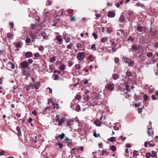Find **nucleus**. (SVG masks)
I'll return each instance as SVG.
<instances>
[{
  "label": "nucleus",
  "mask_w": 158,
  "mask_h": 158,
  "mask_svg": "<svg viewBox=\"0 0 158 158\" xmlns=\"http://www.w3.org/2000/svg\"><path fill=\"white\" fill-rule=\"evenodd\" d=\"M123 61L128 64V67H133L134 64L135 60L132 59V57L130 58L124 57L123 58Z\"/></svg>",
  "instance_id": "f257e3e1"
},
{
  "label": "nucleus",
  "mask_w": 158,
  "mask_h": 158,
  "mask_svg": "<svg viewBox=\"0 0 158 158\" xmlns=\"http://www.w3.org/2000/svg\"><path fill=\"white\" fill-rule=\"evenodd\" d=\"M52 22L54 23L52 25L53 26H56V25L58 23L59 21V17L58 15H56L55 16L53 15V17L52 18Z\"/></svg>",
  "instance_id": "f03ea898"
},
{
  "label": "nucleus",
  "mask_w": 158,
  "mask_h": 158,
  "mask_svg": "<svg viewBox=\"0 0 158 158\" xmlns=\"http://www.w3.org/2000/svg\"><path fill=\"white\" fill-rule=\"evenodd\" d=\"M85 54L83 52H79L77 56V58L80 61H82L85 57Z\"/></svg>",
  "instance_id": "7ed1b4c3"
},
{
  "label": "nucleus",
  "mask_w": 158,
  "mask_h": 158,
  "mask_svg": "<svg viewBox=\"0 0 158 158\" xmlns=\"http://www.w3.org/2000/svg\"><path fill=\"white\" fill-rule=\"evenodd\" d=\"M37 31L35 33H33L32 32H29V34L31 40V42H34L35 41V39L37 38Z\"/></svg>",
  "instance_id": "20e7f679"
},
{
  "label": "nucleus",
  "mask_w": 158,
  "mask_h": 158,
  "mask_svg": "<svg viewBox=\"0 0 158 158\" xmlns=\"http://www.w3.org/2000/svg\"><path fill=\"white\" fill-rule=\"evenodd\" d=\"M44 18L45 20H48L50 17L51 14L48 11L45 10L44 14Z\"/></svg>",
  "instance_id": "39448f33"
},
{
  "label": "nucleus",
  "mask_w": 158,
  "mask_h": 158,
  "mask_svg": "<svg viewBox=\"0 0 158 158\" xmlns=\"http://www.w3.org/2000/svg\"><path fill=\"white\" fill-rule=\"evenodd\" d=\"M149 34L152 36L156 37L157 35V33L156 29L151 28L149 31Z\"/></svg>",
  "instance_id": "423d86ee"
},
{
  "label": "nucleus",
  "mask_w": 158,
  "mask_h": 158,
  "mask_svg": "<svg viewBox=\"0 0 158 158\" xmlns=\"http://www.w3.org/2000/svg\"><path fill=\"white\" fill-rule=\"evenodd\" d=\"M106 88L109 91H112L114 89V85L113 84H109L107 85L106 86Z\"/></svg>",
  "instance_id": "0eeeda50"
},
{
  "label": "nucleus",
  "mask_w": 158,
  "mask_h": 158,
  "mask_svg": "<svg viewBox=\"0 0 158 158\" xmlns=\"http://www.w3.org/2000/svg\"><path fill=\"white\" fill-rule=\"evenodd\" d=\"M20 65L23 69L27 68L29 66V64L26 61H24L20 63Z\"/></svg>",
  "instance_id": "6e6552de"
},
{
  "label": "nucleus",
  "mask_w": 158,
  "mask_h": 158,
  "mask_svg": "<svg viewBox=\"0 0 158 158\" xmlns=\"http://www.w3.org/2000/svg\"><path fill=\"white\" fill-rule=\"evenodd\" d=\"M41 34L44 40H48L49 39L48 35L45 32L42 31L41 32Z\"/></svg>",
  "instance_id": "1a4fd4ad"
},
{
  "label": "nucleus",
  "mask_w": 158,
  "mask_h": 158,
  "mask_svg": "<svg viewBox=\"0 0 158 158\" xmlns=\"http://www.w3.org/2000/svg\"><path fill=\"white\" fill-rule=\"evenodd\" d=\"M56 40H57L59 43L62 42L63 41V40L61 35H59L56 36L54 40L55 41Z\"/></svg>",
  "instance_id": "9d476101"
},
{
  "label": "nucleus",
  "mask_w": 158,
  "mask_h": 158,
  "mask_svg": "<svg viewBox=\"0 0 158 158\" xmlns=\"http://www.w3.org/2000/svg\"><path fill=\"white\" fill-rule=\"evenodd\" d=\"M115 14L113 11H110L108 13L107 16L110 18H113L115 16Z\"/></svg>",
  "instance_id": "9b49d317"
},
{
  "label": "nucleus",
  "mask_w": 158,
  "mask_h": 158,
  "mask_svg": "<svg viewBox=\"0 0 158 158\" xmlns=\"http://www.w3.org/2000/svg\"><path fill=\"white\" fill-rule=\"evenodd\" d=\"M65 136V134L62 133L61 134H59L57 136H56L55 138L58 139H63Z\"/></svg>",
  "instance_id": "f8f14e48"
},
{
  "label": "nucleus",
  "mask_w": 158,
  "mask_h": 158,
  "mask_svg": "<svg viewBox=\"0 0 158 158\" xmlns=\"http://www.w3.org/2000/svg\"><path fill=\"white\" fill-rule=\"evenodd\" d=\"M31 13L32 14H34V15L33 16H32L29 15V17H32V18L35 17V15H38V13L34 9H33L32 11H31Z\"/></svg>",
  "instance_id": "ddd939ff"
},
{
  "label": "nucleus",
  "mask_w": 158,
  "mask_h": 158,
  "mask_svg": "<svg viewBox=\"0 0 158 158\" xmlns=\"http://www.w3.org/2000/svg\"><path fill=\"white\" fill-rule=\"evenodd\" d=\"M25 56L26 58H29L32 56V53L31 52H27L25 53Z\"/></svg>",
  "instance_id": "4468645a"
},
{
  "label": "nucleus",
  "mask_w": 158,
  "mask_h": 158,
  "mask_svg": "<svg viewBox=\"0 0 158 158\" xmlns=\"http://www.w3.org/2000/svg\"><path fill=\"white\" fill-rule=\"evenodd\" d=\"M50 110V108L49 107H47L44 110L43 114L46 115V114L49 113Z\"/></svg>",
  "instance_id": "2eb2a0df"
},
{
  "label": "nucleus",
  "mask_w": 158,
  "mask_h": 158,
  "mask_svg": "<svg viewBox=\"0 0 158 158\" xmlns=\"http://www.w3.org/2000/svg\"><path fill=\"white\" fill-rule=\"evenodd\" d=\"M131 49L133 50L139 51L140 49H142V47H138L135 45H133L132 46Z\"/></svg>",
  "instance_id": "dca6fc26"
},
{
  "label": "nucleus",
  "mask_w": 158,
  "mask_h": 158,
  "mask_svg": "<svg viewBox=\"0 0 158 158\" xmlns=\"http://www.w3.org/2000/svg\"><path fill=\"white\" fill-rule=\"evenodd\" d=\"M64 39L65 40V42L66 43H69L70 40V38L69 36H64Z\"/></svg>",
  "instance_id": "f3484780"
},
{
  "label": "nucleus",
  "mask_w": 158,
  "mask_h": 158,
  "mask_svg": "<svg viewBox=\"0 0 158 158\" xmlns=\"http://www.w3.org/2000/svg\"><path fill=\"white\" fill-rule=\"evenodd\" d=\"M94 123L96 126L98 127L101 126L102 125L101 122L98 120H95L94 122Z\"/></svg>",
  "instance_id": "a211bd4d"
},
{
  "label": "nucleus",
  "mask_w": 158,
  "mask_h": 158,
  "mask_svg": "<svg viewBox=\"0 0 158 158\" xmlns=\"http://www.w3.org/2000/svg\"><path fill=\"white\" fill-rule=\"evenodd\" d=\"M88 59L90 61H93L95 60V58L93 55H90L88 56Z\"/></svg>",
  "instance_id": "6ab92c4d"
},
{
  "label": "nucleus",
  "mask_w": 158,
  "mask_h": 158,
  "mask_svg": "<svg viewBox=\"0 0 158 158\" xmlns=\"http://www.w3.org/2000/svg\"><path fill=\"white\" fill-rule=\"evenodd\" d=\"M125 20V16L123 15H121L119 19V21L121 23H122Z\"/></svg>",
  "instance_id": "aec40b11"
},
{
  "label": "nucleus",
  "mask_w": 158,
  "mask_h": 158,
  "mask_svg": "<svg viewBox=\"0 0 158 158\" xmlns=\"http://www.w3.org/2000/svg\"><path fill=\"white\" fill-rule=\"evenodd\" d=\"M16 130L18 131V133L19 135H21V128L20 127L18 126L16 128Z\"/></svg>",
  "instance_id": "412c9836"
},
{
  "label": "nucleus",
  "mask_w": 158,
  "mask_h": 158,
  "mask_svg": "<svg viewBox=\"0 0 158 158\" xmlns=\"http://www.w3.org/2000/svg\"><path fill=\"white\" fill-rule=\"evenodd\" d=\"M15 47L17 48H21L22 46V44L20 42H15Z\"/></svg>",
  "instance_id": "4be33fe9"
},
{
  "label": "nucleus",
  "mask_w": 158,
  "mask_h": 158,
  "mask_svg": "<svg viewBox=\"0 0 158 158\" xmlns=\"http://www.w3.org/2000/svg\"><path fill=\"white\" fill-rule=\"evenodd\" d=\"M108 38L106 37H104L101 40V41L102 43H105L107 42Z\"/></svg>",
  "instance_id": "5701e85b"
},
{
  "label": "nucleus",
  "mask_w": 158,
  "mask_h": 158,
  "mask_svg": "<svg viewBox=\"0 0 158 158\" xmlns=\"http://www.w3.org/2000/svg\"><path fill=\"white\" fill-rule=\"evenodd\" d=\"M151 152L152 153V154H151V156L153 158L156 157V153L157 152L152 151Z\"/></svg>",
  "instance_id": "b1692460"
},
{
  "label": "nucleus",
  "mask_w": 158,
  "mask_h": 158,
  "mask_svg": "<svg viewBox=\"0 0 158 158\" xmlns=\"http://www.w3.org/2000/svg\"><path fill=\"white\" fill-rule=\"evenodd\" d=\"M55 68V66L53 65H51L49 66V73H52L53 70Z\"/></svg>",
  "instance_id": "393cba45"
},
{
  "label": "nucleus",
  "mask_w": 158,
  "mask_h": 158,
  "mask_svg": "<svg viewBox=\"0 0 158 158\" xmlns=\"http://www.w3.org/2000/svg\"><path fill=\"white\" fill-rule=\"evenodd\" d=\"M7 37L10 39H12L14 36V34L12 33H9L7 34Z\"/></svg>",
  "instance_id": "a878e982"
},
{
  "label": "nucleus",
  "mask_w": 158,
  "mask_h": 158,
  "mask_svg": "<svg viewBox=\"0 0 158 158\" xmlns=\"http://www.w3.org/2000/svg\"><path fill=\"white\" fill-rule=\"evenodd\" d=\"M37 28V25L36 24H33L31 25V28L33 30H36Z\"/></svg>",
  "instance_id": "bb28decb"
},
{
  "label": "nucleus",
  "mask_w": 158,
  "mask_h": 158,
  "mask_svg": "<svg viewBox=\"0 0 158 158\" xmlns=\"http://www.w3.org/2000/svg\"><path fill=\"white\" fill-rule=\"evenodd\" d=\"M56 144L59 146V147L60 149H62L64 147L63 144L60 142L56 143Z\"/></svg>",
  "instance_id": "cd10ccee"
},
{
  "label": "nucleus",
  "mask_w": 158,
  "mask_h": 158,
  "mask_svg": "<svg viewBox=\"0 0 158 158\" xmlns=\"http://www.w3.org/2000/svg\"><path fill=\"white\" fill-rule=\"evenodd\" d=\"M136 6H139L142 7H143L145 5L144 4L141 3L140 2H138L136 3Z\"/></svg>",
  "instance_id": "c85d7f7f"
},
{
  "label": "nucleus",
  "mask_w": 158,
  "mask_h": 158,
  "mask_svg": "<svg viewBox=\"0 0 158 158\" xmlns=\"http://www.w3.org/2000/svg\"><path fill=\"white\" fill-rule=\"evenodd\" d=\"M138 155L137 151L136 150H135L133 152V156L134 157L136 158L137 157V156Z\"/></svg>",
  "instance_id": "c756f323"
},
{
  "label": "nucleus",
  "mask_w": 158,
  "mask_h": 158,
  "mask_svg": "<svg viewBox=\"0 0 158 158\" xmlns=\"http://www.w3.org/2000/svg\"><path fill=\"white\" fill-rule=\"evenodd\" d=\"M73 121L72 120H69L67 122V125L68 126H70L73 125Z\"/></svg>",
  "instance_id": "7c9ffc66"
},
{
  "label": "nucleus",
  "mask_w": 158,
  "mask_h": 158,
  "mask_svg": "<svg viewBox=\"0 0 158 158\" xmlns=\"http://www.w3.org/2000/svg\"><path fill=\"white\" fill-rule=\"evenodd\" d=\"M110 149L113 151L115 152L116 151V148L115 146L113 145L111 147Z\"/></svg>",
  "instance_id": "2f4dec72"
},
{
  "label": "nucleus",
  "mask_w": 158,
  "mask_h": 158,
  "mask_svg": "<svg viewBox=\"0 0 158 158\" xmlns=\"http://www.w3.org/2000/svg\"><path fill=\"white\" fill-rule=\"evenodd\" d=\"M8 64H11V68L12 69H14L15 68V65L14 63L11 62H9Z\"/></svg>",
  "instance_id": "473e14b6"
},
{
  "label": "nucleus",
  "mask_w": 158,
  "mask_h": 158,
  "mask_svg": "<svg viewBox=\"0 0 158 158\" xmlns=\"http://www.w3.org/2000/svg\"><path fill=\"white\" fill-rule=\"evenodd\" d=\"M137 30L139 32H141L142 31V27L141 26L138 27L137 28Z\"/></svg>",
  "instance_id": "72a5a7b5"
},
{
  "label": "nucleus",
  "mask_w": 158,
  "mask_h": 158,
  "mask_svg": "<svg viewBox=\"0 0 158 158\" xmlns=\"http://www.w3.org/2000/svg\"><path fill=\"white\" fill-rule=\"evenodd\" d=\"M119 77V75L117 74H114L113 76V78L114 80H116Z\"/></svg>",
  "instance_id": "f704fd0d"
},
{
  "label": "nucleus",
  "mask_w": 158,
  "mask_h": 158,
  "mask_svg": "<svg viewBox=\"0 0 158 158\" xmlns=\"http://www.w3.org/2000/svg\"><path fill=\"white\" fill-rule=\"evenodd\" d=\"M56 60V56H54L53 57L51 58L50 59V62L52 63L54 62Z\"/></svg>",
  "instance_id": "c9c22d12"
},
{
  "label": "nucleus",
  "mask_w": 158,
  "mask_h": 158,
  "mask_svg": "<svg viewBox=\"0 0 158 158\" xmlns=\"http://www.w3.org/2000/svg\"><path fill=\"white\" fill-rule=\"evenodd\" d=\"M96 104H97L96 102L95 101H92V102H91L90 103V106H94L95 105H96Z\"/></svg>",
  "instance_id": "e433bc0d"
},
{
  "label": "nucleus",
  "mask_w": 158,
  "mask_h": 158,
  "mask_svg": "<svg viewBox=\"0 0 158 158\" xmlns=\"http://www.w3.org/2000/svg\"><path fill=\"white\" fill-rule=\"evenodd\" d=\"M151 156V154L150 153L148 152L146 154L145 157L146 158H149Z\"/></svg>",
  "instance_id": "4c0bfd02"
},
{
  "label": "nucleus",
  "mask_w": 158,
  "mask_h": 158,
  "mask_svg": "<svg viewBox=\"0 0 158 158\" xmlns=\"http://www.w3.org/2000/svg\"><path fill=\"white\" fill-rule=\"evenodd\" d=\"M126 90L128 92H130V89H129V86L128 85H126L125 86Z\"/></svg>",
  "instance_id": "58836bf2"
},
{
  "label": "nucleus",
  "mask_w": 158,
  "mask_h": 158,
  "mask_svg": "<svg viewBox=\"0 0 158 158\" xmlns=\"http://www.w3.org/2000/svg\"><path fill=\"white\" fill-rule=\"evenodd\" d=\"M91 49L93 50L94 51L96 50V48H95V44H93L91 46Z\"/></svg>",
  "instance_id": "ea45409f"
},
{
  "label": "nucleus",
  "mask_w": 158,
  "mask_h": 158,
  "mask_svg": "<svg viewBox=\"0 0 158 158\" xmlns=\"http://www.w3.org/2000/svg\"><path fill=\"white\" fill-rule=\"evenodd\" d=\"M53 76L55 77L54 80H57L59 79V77L58 75L54 74Z\"/></svg>",
  "instance_id": "a19ab883"
},
{
  "label": "nucleus",
  "mask_w": 158,
  "mask_h": 158,
  "mask_svg": "<svg viewBox=\"0 0 158 158\" xmlns=\"http://www.w3.org/2000/svg\"><path fill=\"white\" fill-rule=\"evenodd\" d=\"M59 69L61 70H63L65 69V66L64 65L62 64L61 65L60 68Z\"/></svg>",
  "instance_id": "79ce46f5"
},
{
  "label": "nucleus",
  "mask_w": 158,
  "mask_h": 158,
  "mask_svg": "<svg viewBox=\"0 0 158 158\" xmlns=\"http://www.w3.org/2000/svg\"><path fill=\"white\" fill-rule=\"evenodd\" d=\"M34 57L36 58H39L40 57V54L38 52L35 53L34 54Z\"/></svg>",
  "instance_id": "37998d69"
},
{
  "label": "nucleus",
  "mask_w": 158,
  "mask_h": 158,
  "mask_svg": "<svg viewBox=\"0 0 158 158\" xmlns=\"http://www.w3.org/2000/svg\"><path fill=\"white\" fill-rule=\"evenodd\" d=\"M63 122H64V120L63 119H60L59 121L58 125L59 126H61L63 123Z\"/></svg>",
  "instance_id": "c03bdc74"
},
{
  "label": "nucleus",
  "mask_w": 158,
  "mask_h": 158,
  "mask_svg": "<svg viewBox=\"0 0 158 158\" xmlns=\"http://www.w3.org/2000/svg\"><path fill=\"white\" fill-rule=\"evenodd\" d=\"M126 74L127 76L130 77L131 76L132 73L131 72L127 71L126 73Z\"/></svg>",
  "instance_id": "a18cd8bd"
},
{
  "label": "nucleus",
  "mask_w": 158,
  "mask_h": 158,
  "mask_svg": "<svg viewBox=\"0 0 158 158\" xmlns=\"http://www.w3.org/2000/svg\"><path fill=\"white\" fill-rule=\"evenodd\" d=\"M141 103L140 102H139L138 103H136L135 104V106L136 107H137L140 106Z\"/></svg>",
  "instance_id": "49530a36"
},
{
  "label": "nucleus",
  "mask_w": 158,
  "mask_h": 158,
  "mask_svg": "<svg viewBox=\"0 0 158 158\" xmlns=\"http://www.w3.org/2000/svg\"><path fill=\"white\" fill-rule=\"evenodd\" d=\"M83 149L84 148L83 147H81L80 148H78V151H81V152H82L83 151Z\"/></svg>",
  "instance_id": "de8ad7c7"
},
{
  "label": "nucleus",
  "mask_w": 158,
  "mask_h": 158,
  "mask_svg": "<svg viewBox=\"0 0 158 158\" xmlns=\"http://www.w3.org/2000/svg\"><path fill=\"white\" fill-rule=\"evenodd\" d=\"M76 98L78 100H79L81 98V96L80 95H77L75 96Z\"/></svg>",
  "instance_id": "09e8293b"
},
{
  "label": "nucleus",
  "mask_w": 158,
  "mask_h": 158,
  "mask_svg": "<svg viewBox=\"0 0 158 158\" xmlns=\"http://www.w3.org/2000/svg\"><path fill=\"white\" fill-rule=\"evenodd\" d=\"M81 109V108L80 106L79 105L77 106L76 109V110L79 112L80 111Z\"/></svg>",
  "instance_id": "8fccbe9b"
},
{
  "label": "nucleus",
  "mask_w": 158,
  "mask_h": 158,
  "mask_svg": "<svg viewBox=\"0 0 158 158\" xmlns=\"http://www.w3.org/2000/svg\"><path fill=\"white\" fill-rule=\"evenodd\" d=\"M123 2L122 1H121L119 2V3H117L116 4L117 7H119L120 6V5H122L123 4Z\"/></svg>",
  "instance_id": "3c124183"
},
{
  "label": "nucleus",
  "mask_w": 158,
  "mask_h": 158,
  "mask_svg": "<svg viewBox=\"0 0 158 158\" xmlns=\"http://www.w3.org/2000/svg\"><path fill=\"white\" fill-rule=\"evenodd\" d=\"M143 97L144 98L145 101H146L148 99V97L147 96V95L146 94H145L143 96Z\"/></svg>",
  "instance_id": "603ef678"
},
{
  "label": "nucleus",
  "mask_w": 158,
  "mask_h": 158,
  "mask_svg": "<svg viewBox=\"0 0 158 158\" xmlns=\"http://www.w3.org/2000/svg\"><path fill=\"white\" fill-rule=\"evenodd\" d=\"M115 138L114 137H111L109 141L110 142H113L115 141Z\"/></svg>",
  "instance_id": "864d4df0"
},
{
  "label": "nucleus",
  "mask_w": 158,
  "mask_h": 158,
  "mask_svg": "<svg viewBox=\"0 0 158 158\" xmlns=\"http://www.w3.org/2000/svg\"><path fill=\"white\" fill-rule=\"evenodd\" d=\"M39 50L40 51H43L44 50V48L43 46H40L39 47Z\"/></svg>",
  "instance_id": "5fc2aeb1"
},
{
  "label": "nucleus",
  "mask_w": 158,
  "mask_h": 158,
  "mask_svg": "<svg viewBox=\"0 0 158 158\" xmlns=\"http://www.w3.org/2000/svg\"><path fill=\"white\" fill-rule=\"evenodd\" d=\"M128 40H130L131 42H132L134 41V39L133 38H132L131 36H130L128 38Z\"/></svg>",
  "instance_id": "6e6d98bb"
},
{
  "label": "nucleus",
  "mask_w": 158,
  "mask_h": 158,
  "mask_svg": "<svg viewBox=\"0 0 158 158\" xmlns=\"http://www.w3.org/2000/svg\"><path fill=\"white\" fill-rule=\"evenodd\" d=\"M93 35L94 36V38L95 39H96L98 38V35H97V34H96L94 32L93 34Z\"/></svg>",
  "instance_id": "4d7b16f0"
},
{
  "label": "nucleus",
  "mask_w": 158,
  "mask_h": 158,
  "mask_svg": "<svg viewBox=\"0 0 158 158\" xmlns=\"http://www.w3.org/2000/svg\"><path fill=\"white\" fill-rule=\"evenodd\" d=\"M152 55V52H148L147 53V56L149 57H151Z\"/></svg>",
  "instance_id": "13d9d810"
},
{
  "label": "nucleus",
  "mask_w": 158,
  "mask_h": 158,
  "mask_svg": "<svg viewBox=\"0 0 158 158\" xmlns=\"http://www.w3.org/2000/svg\"><path fill=\"white\" fill-rule=\"evenodd\" d=\"M115 62L116 63H118L119 61V59L118 58L116 57L114 59Z\"/></svg>",
  "instance_id": "bf43d9fd"
},
{
  "label": "nucleus",
  "mask_w": 158,
  "mask_h": 158,
  "mask_svg": "<svg viewBox=\"0 0 158 158\" xmlns=\"http://www.w3.org/2000/svg\"><path fill=\"white\" fill-rule=\"evenodd\" d=\"M71 21L74 22L76 21V19L74 16H73V17L71 18Z\"/></svg>",
  "instance_id": "052dcab7"
},
{
  "label": "nucleus",
  "mask_w": 158,
  "mask_h": 158,
  "mask_svg": "<svg viewBox=\"0 0 158 158\" xmlns=\"http://www.w3.org/2000/svg\"><path fill=\"white\" fill-rule=\"evenodd\" d=\"M31 39L29 38H27L26 40V42L27 43H29L31 42Z\"/></svg>",
  "instance_id": "680f3d73"
},
{
  "label": "nucleus",
  "mask_w": 158,
  "mask_h": 158,
  "mask_svg": "<svg viewBox=\"0 0 158 158\" xmlns=\"http://www.w3.org/2000/svg\"><path fill=\"white\" fill-rule=\"evenodd\" d=\"M60 119L59 115H57L56 117V121L57 122Z\"/></svg>",
  "instance_id": "e2e57ef3"
},
{
  "label": "nucleus",
  "mask_w": 158,
  "mask_h": 158,
  "mask_svg": "<svg viewBox=\"0 0 158 158\" xmlns=\"http://www.w3.org/2000/svg\"><path fill=\"white\" fill-rule=\"evenodd\" d=\"M86 101L88 102H89V96L88 95H87L86 97Z\"/></svg>",
  "instance_id": "0e129e2a"
},
{
  "label": "nucleus",
  "mask_w": 158,
  "mask_h": 158,
  "mask_svg": "<svg viewBox=\"0 0 158 158\" xmlns=\"http://www.w3.org/2000/svg\"><path fill=\"white\" fill-rule=\"evenodd\" d=\"M73 64L72 62L68 61V65L69 67H71L73 65Z\"/></svg>",
  "instance_id": "69168bd1"
},
{
  "label": "nucleus",
  "mask_w": 158,
  "mask_h": 158,
  "mask_svg": "<svg viewBox=\"0 0 158 158\" xmlns=\"http://www.w3.org/2000/svg\"><path fill=\"white\" fill-rule=\"evenodd\" d=\"M75 67L76 69H79L80 68V65L79 64H76L75 65Z\"/></svg>",
  "instance_id": "338daca9"
},
{
  "label": "nucleus",
  "mask_w": 158,
  "mask_h": 158,
  "mask_svg": "<svg viewBox=\"0 0 158 158\" xmlns=\"http://www.w3.org/2000/svg\"><path fill=\"white\" fill-rule=\"evenodd\" d=\"M154 46L155 48H158V43L156 42Z\"/></svg>",
  "instance_id": "774afa93"
}]
</instances>
